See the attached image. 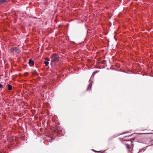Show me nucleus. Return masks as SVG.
<instances>
[{
    "mask_svg": "<svg viewBox=\"0 0 153 153\" xmlns=\"http://www.w3.org/2000/svg\"><path fill=\"white\" fill-rule=\"evenodd\" d=\"M51 62L53 63H56L59 60V57L58 55L56 54L52 55L51 57Z\"/></svg>",
    "mask_w": 153,
    "mask_h": 153,
    "instance_id": "nucleus-1",
    "label": "nucleus"
},
{
    "mask_svg": "<svg viewBox=\"0 0 153 153\" xmlns=\"http://www.w3.org/2000/svg\"><path fill=\"white\" fill-rule=\"evenodd\" d=\"M10 52L13 54H16L19 53H20L21 51L18 48L16 47H13L10 49Z\"/></svg>",
    "mask_w": 153,
    "mask_h": 153,
    "instance_id": "nucleus-2",
    "label": "nucleus"
},
{
    "mask_svg": "<svg viewBox=\"0 0 153 153\" xmlns=\"http://www.w3.org/2000/svg\"><path fill=\"white\" fill-rule=\"evenodd\" d=\"M29 64L30 65H33L34 64V62L33 60L30 59L29 60Z\"/></svg>",
    "mask_w": 153,
    "mask_h": 153,
    "instance_id": "nucleus-3",
    "label": "nucleus"
},
{
    "mask_svg": "<svg viewBox=\"0 0 153 153\" xmlns=\"http://www.w3.org/2000/svg\"><path fill=\"white\" fill-rule=\"evenodd\" d=\"M49 61V59H46L45 61V63L46 66H47L49 64V62H48Z\"/></svg>",
    "mask_w": 153,
    "mask_h": 153,
    "instance_id": "nucleus-4",
    "label": "nucleus"
},
{
    "mask_svg": "<svg viewBox=\"0 0 153 153\" xmlns=\"http://www.w3.org/2000/svg\"><path fill=\"white\" fill-rule=\"evenodd\" d=\"M92 82H90L89 83V85H88V87L87 89V90H88L89 89H90V90H91V87L92 86Z\"/></svg>",
    "mask_w": 153,
    "mask_h": 153,
    "instance_id": "nucleus-5",
    "label": "nucleus"
},
{
    "mask_svg": "<svg viewBox=\"0 0 153 153\" xmlns=\"http://www.w3.org/2000/svg\"><path fill=\"white\" fill-rule=\"evenodd\" d=\"M8 89L9 90L11 91L12 90V86L10 85H8Z\"/></svg>",
    "mask_w": 153,
    "mask_h": 153,
    "instance_id": "nucleus-6",
    "label": "nucleus"
},
{
    "mask_svg": "<svg viewBox=\"0 0 153 153\" xmlns=\"http://www.w3.org/2000/svg\"><path fill=\"white\" fill-rule=\"evenodd\" d=\"M126 133V132H123L120 134H119L118 135H114L113 136H112V138H115V137H117V136H119V135H120L122 134H124Z\"/></svg>",
    "mask_w": 153,
    "mask_h": 153,
    "instance_id": "nucleus-7",
    "label": "nucleus"
},
{
    "mask_svg": "<svg viewBox=\"0 0 153 153\" xmlns=\"http://www.w3.org/2000/svg\"><path fill=\"white\" fill-rule=\"evenodd\" d=\"M126 147L128 149H130L131 146L130 145H129L128 144H126Z\"/></svg>",
    "mask_w": 153,
    "mask_h": 153,
    "instance_id": "nucleus-8",
    "label": "nucleus"
},
{
    "mask_svg": "<svg viewBox=\"0 0 153 153\" xmlns=\"http://www.w3.org/2000/svg\"><path fill=\"white\" fill-rule=\"evenodd\" d=\"M6 1V0H1L0 1V2H1L2 3H4Z\"/></svg>",
    "mask_w": 153,
    "mask_h": 153,
    "instance_id": "nucleus-9",
    "label": "nucleus"
},
{
    "mask_svg": "<svg viewBox=\"0 0 153 153\" xmlns=\"http://www.w3.org/2000/svg\"><path fill=\"white\" fill-rule=\"evenodd\" d=\"M98 72V71H96L95 72H94L93 74H92V75L94 76L95 74L96 73H97Z\"/></svg>",
    "mask_w": 153,
    "mask_h": 153,
    "instance_id": "nucleus-10",
    "label": "nucleus"
},
{
    "mask_svg": "<svg viewBox=\"0 0 153 153\" xmlns=\"http://www.w3.org/2000/svg\"><path fill=\"white\" fill-rule=\"evenodd\" d=\"M3 87V85L1 84H0V88H2Z\"/></svg>",
    "mask_w": 153,
    "mask_h": 153,
    "instance_id": "nucleus-11",
    "label": "nucleus"
},
{
    "mask_svg": "<svg viewBox=\"0 0 153 153\" xmlns=\"http://www.w3.org/2000/svg\"><path fill=\"white\" fill-rule=\"evenodd\" d=\"M132 134H131V135H128V136H126V137H129L130 136H132Z\"/></svg>",
    "mask_w": 153,
    "mask_h": 153,
    "instance_id": "nucleus-12",
    "label": "nucleus"
},
{
    "mask_svg": "<svg viewBox=\"0 0 153 153\" xmlns=\"http://www.w3.org/2000/svg\"><path fill=\"white\" fill-rule=\"evenodd\" d=\"M100 151H95V152H100Z\"/></svg>",
    "mask_w": 153,
    "mask_h": 153,
    "instance_id": "nucleus-13",
    "label": "nucleus"
},
{
    "mask_svg": "<svg viewBox=\"0 0 153 153\" xmlns=\"http://www.w3.org/2000/svg\"><path fill=\"white\" fill-rule=\"evenodd\" d=\"M153 134L152 133H147V134Z\"/></svg>",
    "mask_w": 153,
    "mask_h": 153,
    "instance_id": "nucleus-14",
    "label": "nucleus"
},
{
    "mask_svg": "<svg viewBox=\"0 0 153 153\" xmlns=\"http://www.w3.org/2000/svg\"><path fill=\"white\" fill-rule=\"evenodd\" d=\"M143 150V149H141L140 150V151L141 152V150Z\"/></svg>",
    "mask_w": 153,
    "mask_h": 153,
    "instance_id": "nucleus-15",
    "label": "nucleus"
},
{
    "mask_svg": "<svg viewBox=\"0 0 153 153\" xmlns=\"http://www.w3.org/2000/svg\"><path fill=\"white\" fill-rule=\"evenodd\" d=\"M92 150H93V151H94V152H95V150H94V149H92Z\"/></svg>",
    "mask_w": 153,
    "mask_h": 153,
    "instance_id": "nucleus-16",
    "label": "nucleus"
},
{
    "mask_svg": "<svg viewBox=\"0 0 153 153\" xmlns=\"http://www.w3.org/2000/svg\"><path fill=\"white\" fill-rule=\"evenodd\" d=\"M92 150H93V151H94V152H95V150H94V149H92Z\"/></svg>",
    "mask_w": 153,
    "mask_h": 153,
    "instance_id": "nucleus-17",
    "label": "nucleus"
},
{
    "mask_svg": "<svg viewBox=\"0 0 153 153\" xmlns=\"http://www.w3.org/2000/svg\"><path fill=\"white\" fill-rule=\"evenodd\" d=\"M51 139H52V140H53V138H51Z\"/></svg>",
    "mask_w": 153,
    "mask_h": 153,
    "instance_id": "nucleus-18",
    "label": "nucleus"
},
{
    "mask_svg": "<svg viewBox=\"0 0 153 153\" xmlns=\"http://www.w3.org/2000/svg\"><path fill=\"white\" fill-rule=\"evenodd\" d=\"M141 134V133H140V134Z\"/></svg>",
    "mask_w": 153,
    "mask_h": 153,
    "instance_id": "nucleus-19",
    "label": "nucleus"
}]
</instances>
